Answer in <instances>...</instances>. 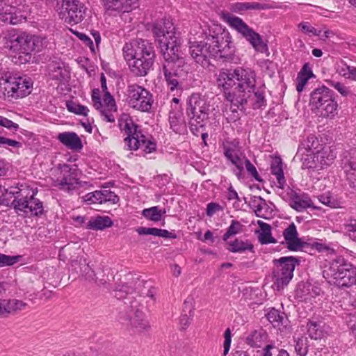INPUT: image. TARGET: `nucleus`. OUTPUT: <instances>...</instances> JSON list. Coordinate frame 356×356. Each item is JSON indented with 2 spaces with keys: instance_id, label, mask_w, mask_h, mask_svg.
I'll use <instances>...</instances> for the list:
<instances>
[{
  "instance_id": "3",
  "label": "nucleus",
  "mask_w": 356,
  "mask_h": 356,
  "mask_svg": "<svg viewBox=\"0 0 356 356\" xmlns=\"http://www.w3.org/2000/svg\"><path fill=\"white\" fill-rule=\"evenodd\" d=\"M122 53L131 72L136 76H146L156 58L153 44L140 38L125 43Z\"/></svg>"
},
{
  "instance_id": "40",
  "label": "nucleus",
  "mask_w": 356,
  "mask_h": 356,
  "mask_svg": "<svg viewBox=\"0 0 356 356\" xmlns=\"http://www.w3.org/2000/svg\"><path fill=\"white\" fill-rule=\"evenodd\" d=\"M138 144H136L139 148H143L145 153H152L156 149V143L154 140H147L142 134L137 138Z\"/></svg>"
},
{
  "instance_id": "46",
  "label": "nucleus",
  "mask_w": 356,
  "mask_h": 356,
  "mask_svg": "<svg viewBox=\"0 0 356 356\" xmlns=\"http://www.w3.org/2000/svg\"><path fill=\"white\" fill-rule=\"evenodd\" d=\"M290 206L296 211L301 212L307 208L313 207V202L308 197H305L298 201H293V204Z\"/></svg>"
},
{
  "instance_id": "26",
  "label": "nucleus",
  "mask_w": 356,
  "mask_h": 356,
  "mask_svg": "<svg viewBox=\"0 0 356 356\" xmlns=\"http://www.w3.org/2000/svg\"><path fill=\"white\" fill-rule=\"evenodd\" d=\"M268 334L265 330L260 327L251 331L245 339L247 344L253 348H260L266 341Z\"/></svg>"
},
{
  "instance_id": "33",
  "label": "nucleus",
  "mask_w": 356,
  "mask_h": 356,
  "mask_svg": "<svg viewBox=\"0 0 356 356\" xmlns=\"http://www.w3.org/2000/svg\"><path fill=\"white\" fill-rule=\"evenodd\" d=\"M266 316L268 321L273 325V327H280L281 325L286 327L288 319L284 312H280L275 308H270Z\"/></svg>"
},
{
  "instance_id": "6",
  "label": "nucleus",
  "mask_w": 356,
  "mask_h": 356,
  "mask_svg": "<svg viewBox=\"0 0 356 356\" xmlns=\"http://www.w3.org/2000/svg\"><path fill=\"white\" fill-rule=\"evenodd\" d=\"M209 107L207 99L199 93H193L187 99L186 114L194 135H197L200 129L204 127L209 120Z\"/></svg>"
},
{
  "instance_id": "31",
  "label": "nucleus",
  "mask_w": 356,
  "mask_h": 356,
  "mask_svg": "<svg viewBox=\"0 0 356 356\" xmlns=\"http://www.w3.org/2000/svg\"><path fill=\"white\" fill-rule=\"evenodd\" d=\"M136 232L139 235H152L154 236L162 237L164 238H177V236L167 229H159L156 227H138L136 229Z\"/></svg>"
},
{
  "instance_id": "36",
  "label": "nucleus",
  "mask_w": 356,
  "mask_h": 356,
  "mask_svg": "<svg viewBox=\"0 0 356 356\" xmlns=\"http://www.w3.org/2000/svg\"><path fill=\"white\" fill-rule=\"evenodd\" d=\"M258 225L261 228V231L259 235V241L260 242V243H276L277 240L275 238H273L271 234V226L261 220L258 221Z\"/></svg>"
},
{
  "instance_id": "14",
  "label": "nucleus",
  "mask_w": 356,
  "mask_h": 356,
  "mask_svg": "<svg viewBox=\"0 0 356 356\" xmlns=\"http://www.w3.org/2000/svg\"><path fill=\"white\" fill-rule=\"evenodd\" d=\"M171 35L163 41L160 40L156 44L160 49L164 63L182 62L183 58L179 55L180 40L175 35Z\"/></svg>"
},
{
  "instance_id": "34",
  "label": "nucleus",
  "mask_w": 356,
  "mask_h": 356,
  "mask_svg": "<svg viewBox=\"0 0 356 356\" xmlns=\"http://www.w3.org/2000/svg\"><path fill=\"white\" fill-rule=\"evenodd\" d=\"M113 222L108 216H97L88 222L86 228L92 230H102L111 227Z\"/></svg>"
},
{
  "instance_id": "4",
  "label": "nucleus",
  "mask_w": 356,
  "mask_h": 356,
  "mask_svg": "<svg viewBox=\"0 0 356 356\" xmlns=\"http://www.w3.org/2000/svg\"><path fill=\"white\" fill-rule=\"evenodd\" d=\"M323 277L339 288L350 287L356 283V267L341 256L325 265Z\"/></svg>"
},
{
  "instance_id": "23",
  "label": "nucleus",
  "mask_w": 356,
  "mask_h": 356,
  "mask_svg": "<svg viewBox=\"0 0 356 356\" xmlns=\"http://www.w3.org/2000/svg\"><path fill=\"white\" fill-rule=\"evenodd\" d=\"M26 306V303L16 299L0 300V316H8L10 314L24 309Z\"/></svg>"
},
{
  "instance_id": "61",
  "label": "nucleus",
  "mask_w": 356,
  "mask_h": 356,
  "mask_svg": "<svg viewBox=\"0 0 356 356\" xmlns=\"http://www.w3.org/2000/svg\"><path fill=\"white\" fill-rule=\"evenodd\" d=\"M192 298H187L184 302V307H183V313L189 314L191 316H193L194 313L193 310V306H192Z\"/></svg>"
},
{
  "instance_id": "57",
  "label": "nucleus",
  "mask_w": 356,
  "mask_h": 356,
  "mask_svg": "<svg viewBox=\"0 0 356 356\" xmlns=\"http://www.w3.org/2000/svg\"><path fill=\"white\" fill-rule=\"evenodd\" d=\"M314 159H316L315 155L313 156L312 155L307 154L305 157H302L301 159L302 161V168H316L317 165L315 163Z\"/></svg>"
},
{
  "instance_id": "2",
  "label": "nucleus",
  "mask_w": 356,
  "mask_h": 356,
  "mask_svg": "<svg viewBox=\"0 0 356 356\" xmlns=\"http://www.w3.org/2000/svg\"><path fill=\"white\" fill-rule=\"evenodd\" d=\"M202 41L191 42L189 51L195 62L204 68H209L210 58L232 61L234 48L232 46V37L228 31L221 28L209 29L204 32Z\"/></svg>"
},
{
  "instance_id": "7",
  "label": "nucleus",
  "mask_w": 356,
  "mask_h": 356,
  "mask_svg": "<svg viewBox=\"0 0 356 356\" xmlns=\"http://www.w3.org/2000/svg\"><path fill=\"white\" fill-rule=\"evenodd\" d=\"M272 281L277 291L283 290L293 277L295 268L300 265V260L293 256L282 257L272 261Z\"/></svg>"
},
{
  "instance_id": "9",
  "label": "nucleus",
  "mask_w": 356,
  "mask_h": 356,
  "mask_svg": "<svg viewBox=\"0 0 356 356\" xmlns=\"http://www.w3.org/2000/svg\"><path fill=\"white\" fill-rule=\"evenodd\" d=\"M47 44L45 37L26 32L15 33L10 38V48L26 55H30L32 52H40Z\"/></svg>"
},
{
  "instance_id": "17",
  "label": "nucleus",
  "mask_w": 356,
  "mask_h": 356,
  "mask_svg": "<svg viewBox=\"0 0 356 356\" xmlns=\"http://www.w3.org/2000/svg\"><path fill=\"white\" fill-rule=\"evenodd\" d=\"M223 154L225 158L234 165L232 169L233 173L237 177L238 179H244V165L245 156L238 154V151L230 145H223Z\"/></svg>"
},
{
  "instance_id": "59",
  "label": "nucleus",
  "mask_w": 356,
  "mask_h": 356,
  "mask_svg": "<svg viewBox=\"0 0 356 356\" xmlns=\"http://www.w3.org/2000/svg\"><path fill=\"white\" fill-rule=\"evenodd\" d=\"M224 337H225V341H224V344H223V346H224V355H226L228 353L229 350L231 341H232V339H231V332H230V330L229 328L225 330V334H224Z\"/></svg>"
},
{
  "instance_id": "55",
  "label": "nucleus",
  "mask_w": 356,
  "mask_h": 356,
  "mask_svg": "<svg viewBox=\"0 0 356 356\" xmlns=\"http://www.w3.org/2000/svg\"><path fill=\"white\" fill-rule=\"evenodd\" d=\"M0 126L6 127L9 130L14 131H17L19 128L18 124L13 122L12 120L3 116H0Z\"/></svg>"
},
{
  "instance_id": "44",
  "label": "nucleus",
  "mask_w": 356,
  "mask_h": 356,
  "mask_svg": "<svg viewBox=\"0 0 356 356\" xmlns=\"http://www.w3.org/2000/svg\"><path fill=\"white\" fill-rule=\"evenodd\" d=\"M182 119L180 113L175 111H170L169 113V122L170 128L175 132L179 133L181 131V123Z\"/></svg>"
},
{
  "instance_id": "32",
  "label": "nucleus",
  "mask_w": 356,
  "mask_h": 356,
  "mask_svg": "<svg viewBox=\"0 0 356 356\" xmlns=\"http://www.w3.org/2000/svg\"><path fill=\"white\" fill-rule=\"evenodd\" d=\"M272 7L267 3L259 2H236L232 5V10L234 13H242L248 10H266Z\"/></svg>"
},
{
  "instance_id": "48",
  "label": "nucleus",
  "mask_w": 356,
  "mask_h": 356,
  "mask_svg": "<svg viewBox=\"0 0 356 356\" xmlns=\"http://www.w3.org/2000/svg\"><path fill=\"white\" fill-rule=\"evenodd\" d=\"M101 193V204L104 202H111L113 204H116L118 202L120 198L113 191L107 189H104L100 191Z\"/></svg>"
},
{
  "instance_id": "12",
  "label": "nucleus",
  "mask_w": 356,
  "mask_h": 356,
  "mask_svg": "<svg viewBox=\"0 0 356 356\" xmlns=\"http://www.w3.org/2000/svg\"><path fill=\"white\" fill-rule=\"evenodd\" d=\"M127 302L124 303L129 308L127 312V319L131 326L138 332L147 330L149 325L148 321L145 318L144 313L139 308L141 306L140 301L135 298H127Z\"/></svg>"
},
{
  "instance_id": "54",
  "label": "nucleus",
  "mask_w": 356,
  "mask_h": 356,
  "mask_svg": "<svg viewBox=\"0 0 356 356\" xmlns=\"http://www.w3.org/2000/svg\"><path fill=\"white\" fill-rule=\"evenodd\" d=\"M345 227L348 232L349 237L356 242V220L350 219L349 222L345 225Z\"/></svg>"
},
{
  "instance_id": "50",
  "label": "nucleus",
  "mask_w": 356,
  "mask_h": 356,
  "mask_svg": "<svg viewBox=\"0 0 356 356\" xmlns=\"http://www.w3.org/2000/svg\"><path fill=\"white\" fill-rule=\"evenodd\" d=\"M19 256H10L0 253V266H10L19 261Z\"/></svg>"
},
{
  "instance_id": "62",
  "label": "nucleus",
  "mask_w": 356,
  "mask_h": 356,
  "mask_svg": "<svg viewBox=\"0 0 356 356\" xmlns=\"http://www.w3.org/2000/svg\"><path fill=\"white\" fill-rule=\"evenodd\" d=\"M193 317V316H191L189 314L182 313L180 316V325L181 326V329L184 330L189 325Z\"/></svg>"
},
{
  "instance_id": "58",
  "label": "nucleus",
  "mask_w": 356,
  "mask_h": 356,
  "mask_svg": "<svg viewBox=\"0 0 356 356\" xmlns=\"http://www.w3.org/2000/svg\"><path fill=\"white\" fill-rule=\"evenodd\" d=\"M223 207L216 202H210L207 206V215L209 217L213 216L216 212L222 211Z\"/></svg>"
},
{
  "instance_id": "52",
  "label": "nucleus",
  "mask_w": 356,
  "mask_h": 356,
  "mask_svg": "<svg viewBox=\"0 0 356 356\" xmlns=\"http://www.w3.org/2000/svg\"><path fill=\"white\" fill-rule=\"evenodd\" d=\"M101 193L100 191H95L92 193H88L84 197V200L90 204L99 203L101 204Z\"/></svg>"
},
{
  "instance_id": "49",
  "label": "nucleus",
  "mask_w": 356,
  "mask_h": 356,
  "mask_svg": "<svg viewBox=\"0 0 356 356\" xmlns=\"http://www.w3.org/2000/svg\"><path fill=\"white\" fill-rule=\"evenodd\" d=\"M245 167L246 171L249 175L252 177L255 180L259 182H264V179L259 176L257 168L255 166L250 162V161L248 158H245Z\"/></svg>"
},
{
  "instance_id": "41",
  "label": "nucleus",
  "mask_w": 356,
  "mask_h": 356,
  "mask_svg": "<svg viewBox=\"0 0 356 356\" xmlns=\"http://www.w3.org/2000/svg\"><path fill=\"white\" fill-rule=\"evenodd\" d=\"M4 191L0 193V205H4L13 208V202L15 197L18 195V189L15 191H9L4 187Z\"/></svg>"
},
{
  "instance_id": "22",
  "label": "nucleus",
  "mask_w": 356,
  "mask_h": 356,
  "mask_svg": "<svg viewBox=\"0 0 356 356\" xmlns=\"http://www.w3.org/2000/svg\"><path fill=\"white\" fill-rule=\"evenodd\" d=\"M18 195L15 197L13 202V209L15 212L23 218H28L29 209V197L31 196L30 191L27 193L22 190L18 189Z\"/></svg>"
},
{
  "instance_id": "18",
  "label": "nucleus",
  "mask_w": 356,
  "mask_h": 356,
  "mask_svg": "<svg viewBox=\"0 0 356 356\" xmlns=\"http://www.w3.org/2000/svg\"><path fill=\"white\" fill-rule=\"evenodd\" d=\"M106 13L110 15L116 16L124 13L131 12L137 7L138 0H101Z\"/></svg>"
},
{
  "instance_id": "25",
  "label": "nucleus",
  "mask_w": 356,
  "mask_h": 356,
  "mask_svg": "<svg viewBox=\"0 0 356 356\" xmlns=\"http://www.w3.org/2000/svg\"><path fill=\"white\" fill-rule=\"evenodd\" d=\"M226 250L233 253H244L246 251L254 252L253 244L248 240L243 241L241 238H235L233 241H227Z\"/></svg>"
},
{
  "instance_id": "37",
  "label": "nucleus",
  "mask_w": 356,
  "mask_h": 356,
  "mask_svg": "<svg viewBox=\"0 0 356 356\" xmlns=\"http://www.w3.org/2000/svg\"><path fill=\"white\" fill-rule=\"evenodd\" d=\"M270 170L271 173L277 177L278 187L282 189L284 188L286 180L282 169V161L280 158H276L272 161Z\"/></svg>"
},
{
  "instance_id": "51",
  "label": "nucleus",
  "mask_w": 356,
  "mask_h": 356,
  "mask_svg": "<svg viewBox=\"0 0 356 356\" xmlns=\"http://www.w3.org/2000/svg\"><path fill=\"white\" fill-rule=\"evenodd\" d=\"M7 146L20 148L22 147V144L19 141L0 136V147L6 148Z\"/></svg>"
},
{
  "instance_id": "60",
  "label": "nucleus",
  "mask_w": 356,
  "mask_h": 356,
  "mask_svg": "<svg viewBox=\"0 0 356 356\" xmlns=\"http://www.w3.org/2000/svg\"><path fill=\"white\" fill-rule=\"evenodd\" d=\"M102 117V119L104 121L108 122H115V117L113 115V111H109L108 109L106 108H101L98 109Z\"/></svg>"
},
{
  "instance_id": "63",
  "label": "nucleus",
  "mask_w": 356,
  "mask_h": 356,
  "mask_svg": "<svg viewBox=\"0 0 356 356\" xmlns=\"http://www.w3.org/2000/svg\"><path fill=\"white\" fill-rule=\"evenodd\" d=\"M350 188L356 191V172H345Z\"/></svg>"
},
{
  "instance_id": "28",
  "label": "nucleus",
  "mask_w": 356,
  "mask_h": 356,
  "mask_svg": "<svg viewBox=\"0 0 356 356\" xmlns=\"http://www.w3.org/2000/svg\"><path fill=\"white\" fill-rule=\"evenodd\" d=\"M316 76L313 73L310 64L306 63L303 65L300 71L298 73L296 78V90L298 92L304 90L305 85L311 78H315Z\"/></svg>"
},
{
  "instance_id": "13",
  "label": "nucleus",
  "mask_w": 356,
  "mask_h": 356,
  "mask_svg": "<svg viewBox=\"0 0 356 356\" xmlns=\"http://www.w3.org/2000/svg\"><path fill=\"white\" fill-rule=\"evenodd\" d=\"M87 8L79 0H68V3L64 7L59 15L64 22L70 25L81 22L86 16Z\"/></svg>"
},
{
  "instance_id": "24",
  "label": "nucleus",
  "mask_w": 356,
  "mask_h": 356,
  "mask_svg": "<svg viewBox=\"0 0 356 356\" xmlns=\"http://www.w3.org/2000/svg\"><path fill=\"white\" fill-rule=\"evenodd\" d=\"M57 138L68 149L79 151L83 148L81 140L75 132L60 133Z\"/></svg>"
},
{
  "instance_id": "39",
  "label": "nucleus",
  "mask_w": 356,
  "mask_h": 356,
  "mask_svg": "<svg viewBox=\"0 0 356 356\" xmlns=\"http://www.w3.org/2000/svg\"><path fill=\"white\" fill-rule=\"evenodd\" d=\"M243 225L239 221L236 220H232L230 225L222 236V240L227 242L230 237L240 234L243 231Z\"/></svg>"
},
{
  "instance_id": "35",
  "label": "nucleus",
  "mask_w": 356,
  "mask_h": 356,
  "mask_svg": "<svg viewBox=\"0 0 356 356\" xmlns=\"http://www.w3.org/2000/svg\"><path fill=\"white\" fill-rule=\"evenodd\" d=\"M337 156L336 152L330 147L323 148L321 151L317 152L315 157L320 164L323 165H330Z\"/></svg>"
},
{
  "instance_id": "64",
  "label": "nucleus",
  "mask_w": 356,
  "mask_h": 356,
  "mask_svg": "<svg viewBox=\"0 0 356 356\" xmlns=\"http://www.w3.org/2000/svg\"><path fill=\"white\" fill-rule=\"evenodd\" d=\"M104 102L105 104V107L104 108L108 109L109 111H117V106L115 104V99L111 98L110 99H104Z\"/></svg>"
},
{
  "instance_id": "47",
  "label": "nucleus",
  "mask_w": 356,
  "mask_h": 356,
  "mask_svg": "<svg viewBox=\"0 0 356 356\" xmlns=\"http://www.w3.org/2000/svg\"><path fill=\"white\" fill-rule=\"evenodd\" d=\"M308 340L307 337L298 338L296 341L295 350L300 356H306L308 352Z\"/></svg>"
},
{
  "instance_id": "1",
  "label": "nucleus",
  "mask_w": 356,
  "mask_h": 356,
  "mask_svg": "<svg viewBox=\"0 0 356 356\" xmlns=\"http://www.w3.org/2000/svg\"><path fill=\"white\" fill-rule=\"evenodd\" d=\"M255 73L249 69L236 68L233 72L222 70L216 79L218 88L223 92L226 99L231 103V110L234 118H239L238 111L245 110V105L252 96L254 102L252 104L253 109H259L267 105L262 90L254 91L256 87Z\"/></svg>"
},
{
  "instance_id": "15",
  "label": "nucleus",
  "mask_w": 356,
  "mask_h": 356,
  "mask_svg": "<svg viewBox=\"0 0 356 356\" xmlns=\"http://www.w3.org/2000/svg\"><path fill=\"white\" fill-rule=\"evenodd\" d=\"M182 62L163 63L162 71L165 80L170 90L180 88V79L184 76V71L181 68Z\"/></svg>"
},
{
  "instance_id": "38",
  "label": "nucleus",
  "mask_w": 356,
  "mask_h": 356,
  "mask_svg": "<svg viewBox=\"0 0 356 356\" xmlns=\"http://www.w3.org/2000/svg\"><path fill=\"white\" fill-rule=\"evenodd\" d=\"M165 213V210L159 209V207L154 206L150 208L145 209L142 211V215L147 220L153 222H159L162 216Z\"/></svg>"
},
{
  "instance_id": "11",
  "label": "nucleus",
  "mask_w": 356,
  "mask_h": 356,
  "mask_svg": "<svg viewBox=\"0 0 356 356\" xmlns=\"http://www.w3.org/2000/svg\"><path fill=\"white\" fill-rule=\"evenodd\" d=\"M118 127L122 132L126 135L124 143L127 150L138 149V139L137 138L141 134L138 131V126L136 124L133 120L127 115L123 113L118 119Z\"/></svg>"
},
{
  "instance_id": "53",
  "label": "nucleus",
  "mask_w": 356,
  "mask_h": 356,
  "mask_svg": "<svg viewBox=\"0 0 356 356\" xmlns=\"http://www.w3.org/2000/svg\"><path fill=\"white\" fill-rule=\"evenodd\" d=\"M74 34L79 38V40L83 42L86 46L90 48L92 53H95V49L92 40L87 35L80 32H75Z\"/></svg>"
},
{
  "instance_id": "45",
  "label": "nucleus",
  "mask_w": 356,
  "mask_h": 356,
  "mask_svg": "<svg viewBox=\"0 0 356 356\" xmlns=\"http://www.w3.org/2000/svg\"><path fill=\"white\" fill-rule=\"evenodd\" d=\"M52 76L54 79L64 81H67L70 78V72L64 67H62L60 65H58L54 67L52 70Z\"/></svg>"
},
{
  "instance_id": "43",
  "label": "nucleus",
  "mask_w": 356,
  "mask_h": 356,
  "mask_svg": "<svg viewBox=\"0 0 356 356\" xmlns=\"http://www.w3.org/2000/svg\"><path fill=\"white\" fill-rule=\"evenodd\" d=\"M66 107L70 112L83 116H87L89 112V109L86 106L76 104L73 101H67Z\"/></svg>"
},
{
  "instance_id": "30",
  "label": "nucleus",
  "mask_w": 356,
  "mask_h": 356,
  "mask_svg": "<svg viewBox=\"0 0 356 356\" xmlns=\"http://www.w3.org/2000/svg\"><path fill=\"white\" fill-rule=\"evenodd\" d=\"M31 196L29 197L30 202H29V205L27 211L28 218L40 217L44 212L43 202L35 197L37 193V190H31Z\"/></svg>"
},
{
  "instance_id": "27",
  "label": "nucleus",
  "mask_w": 356,
  "mask_h": 356,
  "mask_svg": "<svg viewBox=\"0 0 356 356\" xmlns=\"http://www.w3.org/2000/svg\"><path fill=\"white\" fill-rule=\"evenodd\" d=\"M325 323L319 319L313 318L307 323V333L311 339H320L325 335L324 329Z\"/></svg>"
},
{
  "instance_id": "10",
  "label": "nucleus",
  "mask_w": 356,
  "mask_h": 356,
  "mask_svg": "<svg viewBox=\"0 0 356 356\" xmlns=\"http://www.w3.org/2000/svg\"><path fill=\"white\" fill-rule=\"evenodd\" d=\"M129 104L134 109L148 112L153 103L152 95L145 88L136 84L128 86Z\"/></svg>"
},
{
  "instance_id": "5",
  "label": "nucleus",
  "mask_w": 356,
  "mask_h": 356,
  "mask_svg": "<svg viewBox=\"0 0 356 356\" xmlns=\"http://www.w3.org/2000/svg\"><path fill=\"white\" fill-rule=\"evenodd\" d=\"M309 106L316 115L323 118H334L338 113V104L333 90L321 86L310 93Z\"/></svg>"
},
{
  "instance_id": "8",
  "label": "nucleus",
  "mask_w": 356,
  "mask_h": 356,
  "mask_svg": "<svg viewBox=\"0 0 356 356\" xmlns=\"http://www.w3.org/2000/svg\"><path fill=\"white\" fill-rule=\"evenodd\" d=\"M226 22L249 42L257 52L269 55L267 41H264L261 35L250 28L241 18L228 15L226 17Z\"/></svg>"
},
{
  "instance_id": "29",
  "label": "nucleus",
  "mask_w": 356,
  "mask_h": 356,
  "mask_svg": "<svg viewBox=\"0 0 356 356\" xmlns=\"http://www.w3.org/2000/svg\"><path fill=\"white\" fill-rule=\"evenodd\" d=\"M341 166L345 172H356V148L345 151L342 154Z\"/></svg>"
},
{
  "instance_id": "20",
  "label": "nucleus",
  "mask_w": 356,
  "mask_h": 356,
  "mask_svg": "<svg viewBox=\"0 0 356 356\" xmlns=\"http://www.w3.org/2000/svg\"><path fill=\"white\" fill-rule=\"evenodd\" d=\"M8 93L11 92L13 97L22 98L31 93L33 83L30 78L17 77L13 81H8Z\"/></svg>"
},
{
  "instance_id": "21",
  "label": "nucleus",
  "mask_w": 356,
  "mask_h": 356,
  "mask_svg": "<svg viewBox=\"0 0 356 356\" xmlns=\"http://www.w3.org/2000/svg\"><path fill=\"white\" fill-rule=\"evenodd\" d=\"M283 236L286 243V248L290 251L300 250L304 243L298 238L296 226L294 222L289 224L287 228L283 231Z\"/></svg>"
},
{
  "instance_id": "16",
  "label": "nucleus",
  "mask_w": 356,
  "mask_h": 356,
  "mask_svg": "<svg viewBox=\"0 0 356 356\" xmlns=\"http://www.w3.org/2000/svg\"><path fill=\"white\" fill-rule=\"evenodd\" d=\"M60 169L62 178L57 180L58 188L67 192L74 190L75 185L79 183V170L76 165L64 164Z\"/></svg>"
},
{
  "instance_id": "19",
  "label": "nucleus",
  "mask_w": 356,
  "mask_h": 356,
  "mask_svg": "<svg viewBox=\"0 0 356 356\" xmlns=\"http://www.w3.org/2000/svg\"><path fill=\"white\" fill-rule=\"evenodd\" d=\"M156 44L164 40L171 35H175L173 23L168 19L156 20L149 27Z\"/></svg>"
},
{
  "instance_id": "56",
  "label": "nucleus",
  "mask_w": 356,
  "mask_h": 356,
  "mask_svg": "<svg viewBox=\"0 0 356 356\" xmlns=\"http://www.w3.org/2000/svg\"><path fill=\"white\" fill-rule=\"evenodd\" d=\"M92 101L93 106L96 109L102 108V102L100 97V92L98 88H95L92 91Z\"/></svg>"
},
{
  "instance_id": "42",
  "label": "nucleus",
  "mask_w": 356,
  "mask_h": 356,
  "mask_svg": "<svg viewBox=\"0 0 356 356\" xmlns=\"http://www.w3.org/2000/svg\"><path fill=\"white\" fill-rule=\"evenodd\" d=\"M326 81L330 86L334 88L343 97H347L354 99L355 95L351 92L350 88L344 84L333 80Z\"/></svg>"
}]
</instances>
